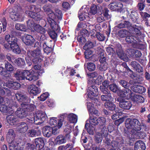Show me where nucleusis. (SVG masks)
<instances>
[{
  "mask_svg": "<svg viewBox=\"0 0 150 150\" xmlns=\"http://www.w3.org/2000/svg\"><path fill=\"white\" fill-rule=\"evenodd\" d=\"M104 105L107 110L110 111L114 110L116 108V105L114 103L113 100L105 102Z\"/></svg>",
  "mask_w": 150,
  "mask_h": 150,
  "instance_id": "b1692460",
  "label": "nucleus"
},
{
  "mask_svg": "<svg viewBox=\"0 0 150 150\" xmlns=\"http://www.w3.org/2000/svg\"><path fill=\"white\" fill-rule=\"evenodd\" d=\"M16 114L18 118L23 119L27 116L28 113L27 111L24 109L21 110V109L18 108L16 112Z\"/></svg>",
  "mask_w": 150,
  "mask_h": 150,
  "instance_id": "5701e85b",
  "label": "nucleus"
},
{
  "mask_svg": "<svg viewBox=\"0 0 150 150\" xmlns=\"http://www.w3.org/2000/svg\"><path fill=\"white\" fill-rule=\"evenodd\" d=\"M52 10H46L45 12H46L48 17L47 18V21L48 23H52L55 21L56 19V16L55 13L51 11Z\"/></svg>",
  "mask_w": 150,
  "mask_h": 150,
  "instance_id": "aec40b11",
  "label": "nucleus"
},
{
  "mask_svg": "<svg viewBox=\"0 0 150 150\" xmlns=\"http://www.w3.org/2000/svg\"><path fill=\"white\" fill-rule=\"evenodd\" d=\"M15 96L17 100L20 102H26L27 101V97L21 92H18Z\"/></svg>",
  "mask_w": 150,
  "mask_h": 150,
  "instance_id": "bb28decb",
  "label": "nucleus"
},
{
  "mask_svg": "<svg viewBox=\"0 0 150 150\" xmlns=\"http://www.w3.org/2000/svg\"><path fill=\"white\" fill-rule=\"evenodd\" d=\"M28 89L30 94H32L34 96H36L38 94V87L34 85L29 86Z\"/></svg>",
  "mask_w": 150,
  "mask_h": 150,
  "instance_id": "f704fd0d",
  "label": "nucleus"
},
{
  "mask_svg": "<svg viewBox=\"0 0 150 150\" xmlns=\"http://www.w3.org/2000/svg\"><path fill=\"white\" fill-rule=\"evenodd\" d=\"M10 48L12 49V51L16 54H19L21 52V50L18 44Z\"/></svg>",
  "mask_w": 150,
  "mask_h": 150,
  "instance_id": "0e129e2a",
  "label": "nucleus"
},
{
  "mask_svg": "<svg viewBox=\"0 0 150 150\" xmlns=\"http://www.w3.org/2000/svg\"><path fill=\"white\" fill-rule=\"evenodd\" d=\"M27 25L29 29L31 30L32 31H37L38 30V25L34 21L29 20L27 22Z\"/></svg>",
  "mask_w": 150,
  "mask_h": 150,
  "instance_id": "393cba45",
  "label": "nucleus"
},
{
  "mask_svg": "<svg viewBox=\"0 0 150 150\" xmlns=\"http://www.w3.org/2000/svg\"><path fill=\"white\" fill-rule=\"evenodd\" d=\"M131 25L130 23L128 21H123L121 23L119 24L117 27L120 29L123 28H129Z\"/></svg>",
  "mask_w": 150,
  "mask_h": 150,
  "instance_id": "ea45409f",
  "label": "nucleus"
},
{
  "mask_svg": "<svg viewBox=\"0 0 150 150\" xmlns=\"http://www.w3.org/2000/svg\"><path fill=\"white\" fill-rule=\"evenodd\" d=\"M132 130L134 132L140 131L142 129V125L138 120L132 118Z\"/></svg>",
  "mask_w": 150,
  "mask_h": 150,
  "instance_id": "0eeeda50",
  "label": "nucleus"
},
{
  "mask_svg": "<svg viewBox=\"0 0 150 150\" xmlns=\"http://www.w3.org/2000/svg\"><path fill=\"white\" fill-rule=\"evenodd\" d=\"M90 123L91 124L95 126L97 125V122L98 121V118L94 116H90L89 117Z\"/></svg>",
  "mask_w": 150,
  "mask_h": 150,
  "instance_id": "4d7b16f0",
  "label": "nucleus"
},
{
  "mask_svg": "<svg viewBox=\"0 0 150 150\" xmlns=\"http://www.w3.org/2000/svg\"><path fill=\"white\" fill-rule=\"evenodd\" d=\"M130 88L135 92L141 94L145 92L146 91V89L145 87L139 85L132 86H130Z\"/></svg>",
  "mask_w": 150,
  "mask_h": 150,
  "instance_id": "f3484780",
  "label": "nucleus"
},
{
  "mask_svg": "<svg viewBox=\"0 0 150 150\" xmlns=\"http://www.w3.org/2000/svg\"><path fill=\"white\" fill-rule=\"evenodd\" d=\"M109 88L110 91L113 92L115 93L118 91V87L116 84L114 83L110 84L109 86Z\"/></svg>",
  "mask_w": 150,
  "mask_h": 150,
  "instance_id": "69168bd1",
  "label": "nucleus"
},
{
  "mask_svg": "<svg viewBox=\"0 0 150 150\" xmlns=\"http://www.w3.org/2000/svg\"><path fill=\"white\" fill-rule=\"evenodd\" d=\"M106 51L108 55H111L112 57H113L116 56L115 51L113 48L110 47H108L106 48Z\"/></svg>",
  "mask_w": 150,
  "mask_h": 150,
  "instance_id": "de8ad7c7",
  "label": "nucleus"
},
{
  "mask_svg": "<svg viewBox=\"0 0 150 150\" xmlns=\"http://www.w3.org/2000/svg\"><path fill=\"white\" fill-rule=\"evenodd\" d=\"M95 44L90 41H88L83 46L84 49H90L95 46Z\"/></svg>",
  "mask_w": 150,
  "mask_h": 150,
  "instance_id": "8fccbe9b",
  "label": "nucleus"
},
{
  "mask_svg": "<svg viewBox=\"0 0 150 150\" xmlns=\"http://www.w3.org/2000/svg\"><path fill=\"white\" fill-rule=\"evenodd\" d=\"M56 31L52 30V29L49 30L48 31V33L50 38L53 39L56 38L58 35V33L55 32Z\"/></svg>",
  "mask_w": 150,
  "mask_h": 150,
  "instance_id": "6e6d98bb",
  "label": "nucleus"
},
{
  "mask_svg": "<svg viewBox=\"0 0 150 150\" xmlns=\"http://www.w3.org/2000/svg\"><path fill=\"white\" fill-rule=\"evenodd\" d=\"M146 146L145 143L142 141L139 140L135 144L134 150H145Z\"/></svg>",
  "mask_w": 150,
  "mask_h": 150,
  "instance_id": "412c9836",
  "label": "nucleus"
},
{
  "mask_svg": "<svg viewBox=\"0 0 150 150\" xmlns=\"http://www.w3.org/2000/svg\"><path fill=\"white\" fill-rule=\"evenodd\" d=\"M88 96L89 98H93L96 97L98 94V90L96 86H92L88 87Z\"/></svg>",
  "mask_w": 150,
  "mask_h": 150,
  "instance_id": "423d86ee",
  "label": "nucleus"
},
{
  "mask_svg": "<svg viewBox=\"0 0 150 150\" xmlns=\"http://www.w3.org/2000/svg\"><path fill=\"white\" fill-rule=\"evenodd\" d=\"M24 79H26L27 80L31 81H35L38 79L37 76L34 74L33 71L30 72L28 70H24Z\"/></svg>",
  "mask_w": 150,
  "mask_h": 150,
  "instance_id": "1a4fd4ad",
  "label": "nucleus"
},
{
  "mask_svg": "<svg viewBox=\"0 0 150 150\" xmlns=\"http://www.w3.org/2000/svg\"><path fill=\"white\" fill-rule=\"evenodd\" d=\"M49 96V93L48 92H46L42 94L40 97H38V98H40V101H44Z\"/></svg>",
  "mask_w": 150,
  "mask_h": 150,
  "instance_id": "338daca9",
  "label": "nucleus"
},
{
  "mask_svg": "<svg viewBox=\"0 0 150 150\" xmlns=\"http://www.w3.org/2000/svg\"><path fill=\"white\" fill-rule=\"evenodd\" d=\"M52 60L50 57H46L41 55L40 53L38 54V64L42 67H46L49 64Z\"/></svg>",
  "mask_w": 150,
  "mask_h": 150,
  "instance_id": "20e7f679",
  "label": "nucleus"
},
{
  "mask_svg": "<svg viewBox=\"0 0 150 150\" xmlns=\"http://www.w3.org/2000/svg\"><path fill=\"white\" fill-rule=\"evenodd\" d=\"M42 49H43L44 53H46L47 55L53 51V48L51 47H49L46 44L41 47H38V54L40 53L39 52Z\"/></svg>",
  "mask_w": 150,
  "mask_h": 150,
  "instance_id": "a211bd4d",
  "label": "nucleus"
},
{
  "mask_svg": "<svg viewBox=\"0 0 150 150\" xmlns=\"http://www.w3.org/2000/svg\"><path fill=\"white\" fill-rule=\"evenodd\" d=\"M15 62L17 66L19 67H22L25 64V60L21 58H18L16 59L15 61Z\"/></svg>",
  "mask_w": 150,
  "mask_h": 150,
  "instance_id": "3c124183",
  "label": "nucleus"
},
{
  "mask_svg": "<svg viewBox=\"0 0 150 150\" xmlns=\"http://www.w3.org/2000/svg\"><path fill=\"white\" fill-rule=\"evenodd\" d=\"M46 38L45 35L42 34L40 36V39L39 42H38V47H41L42 46L46 44Z\"/></svg>",
  "mask_w": 150,
  "mask_h": 150,
  "instance_id": "79ce46f5",
  "label": "nucleus"
},
{
  "mask_svg": "<svg viewBox=\"0 0 150 150\" xmlns=\"http://www.w3.org/2000/svg\"><path fill=\"white\" fill-rule=\"evenodd\" d=\"M21 106L24 110L28 112H32L34 109V105L32 104H28L26 102H23L21 104Z\"/></svg>",
  "mask_w": 150,
  "mask_h": 150,
  "instance_id": "4be33fe9",
  "label": "nucleus"
},
{
  "mask_svg": "<svg viewBox=\"0 0 150 150\" xmlns=\"http://www.w3.org/2000/svg\"><path fill=\"white\" fill-rule=\"evenodd\" d=\"M119 83L121 86L125 89H129L128 88L131 86V84L129 83L124 80H120L119 81Z\"/></svg>",
  "mask_w": 150,
  "mask_h": 150,
  "instance_id": "5fc2aeb1",
  "label": "nucleus"
},
{
  "mask_svg": "<svg viewBox=\"0 0 150 150\" xmlns=\"http://www.w3.org/2000/svg\"><path fill=\"white\" fill-rule=\"evenodd\" d=\"M125 140L122 137L119 136L116 137L115 140H113L111 142V145L112 147L115 148L114 149H120V148L122 147L123 149V144H124Z\"/></svg>",
  "mask_w": 150,
  "mask_h": 150,
  "instance_id": "f03ea898",
  "label": "nucleus"
},
{
  "mask_svg": "<svg viewBox=\"0 0 150 150\" xmlns=\"http://www.w3.org/2000/svg\"><path fill=\"white\" fill-rule=\"evenodd\" d=\"M8 108L6 105H0V111L2 112L3 113H8L11 114L13 112V110H11V111H9Z\"/></svg>",
  "mask_w": 150,
  "mask_h": 150,
  "instance_id": "58836bf2",
  "label": "nucleus"
},
{
  "mask_svg": "<svg viewBox=\"0 0 150 150\" xmlns=\"http://www.w3.org/2000/svg\"><path fill=\"white\" fill-rule=\"evenodd\" d=\"M6 119L8 123L10 124H13L14 125L17 120V119L14 115H10L6 117Z\"/></svg>",
  "mask_w": 150,
  "mask_h": 150,
  "instance_id": "a19ab883",
  "label": "nucleus"
},
{
  "mask_svg": "<svg viewBox=\"0 0 150 150\" xmlns=\"http://www.w3.org/2000/svg\"><path fill=\"white\" fill-rule=\"evenodd\" d=\"M15 28L17 30L25 31L26 26L23 24L17 23L16 25Z\"/></svg>",
  "mask_w": 150,
  "mask_h": 150,
  "instance_id": "680f3d73",
  "label": "nucleus"
},
{
  "mask_svg": "<svg viewBox=\"0 0 150 150\" xmlns=\"http://www.w3.org/2000/svg\"><path fill=\"white\" fill-rule=\"evenodd\" d=\"M62 119L57 120V118H52L50 120L49 123L52 126L54 125V127H57L59 129L60 128L63 124L64 117H62Z\"/></svg>",
  "mask_w": 150,
  "mask_h": 150,
  "instance_id": "6e6552de",
  "label": "nucleus"
},
{
  "mask_svg": "<svg viewBox=\"0 0 150 150\" xmlns=\"http://www.w3.org/2000/svg\"><path fill=\"white\" fill-rule=\"evenodd\" d=\"M72 143H69L64 146V150H74L73 148L75 142L74 140L72 141Z\"/></svg>",
  "mask_w": 150,
  "mask_h": 150,
  "instance_id": "bf43d9fd",
  "label": "nucleus"
},
{
  "mask_svg": "<svg viewBox=\"0 0 150 150\" xmlns=\"http://www.w3.org/2000/svg\"><path fill=\"white\" fill-rule=\"evenodd\" d=\"M79 36H82L85 38L86 37H88L89 36L88 31L86 29H83L80 30L79 33Z\"/></svg>",
  "mask_w": 150,
  "mask_h": 150,
  "instance_id": "864d4df0",
  "label": "nucleus"
},
{
  "mask_svg": "<svg viewBox=\"0 0 150 150\" xmlns=\"http://www.w3.org/2000/svg\"><path fill=\"white\" fill-rule=\"evenodd\" d=\"M66 141L64 137L60 135L58 136L55 139V142L57 144H60L66 142Z\"/></svg>",
  "mask_w": 150,
  "mask_h": 150,
  "instance_id": "4c0bfd02",
  "label": "nucleus"
},
{
  "mask_svg": "<svg viewBox=\"0 0 150 150\" xmlns=\"http://www.w3.org/2000/svg\"><path fill=\"white\" fill-rule=\"evenodd\" d=\"M4 65L5 69L8 72L11 73L14 70V67L7 61H4Z\"/></svg>",
  "mask_w": 150,
  "mask_h": 150,
  "instance_id": "c03bdc74",
  "label": "nucleus"
},
{
  "mask_svg": "<svg viewBox=\"0 0 150 150\" xmlns=\"http://www.w3.org/2000/svg\"><path fill=\"white\" fill-rule=\"evenodd\" d=\"M18 129L21 133H24L28 129L27 125L25 122H21L18 124Z\"/></svg>",
  "mask_w": 150,
  "mask_h": 150,
  "instance_id": "2f4dec72",
  "label": "nucleus"
},
{
  "mask_svg": "<svg viewBox=\"0 0 150 150\" xmlns=\"http://www.w3.org/2000/svg\"><path fill=\"white\" fill-rule=\"evenodd\" d=\"M132 118H128L126 119L125 122V125L127 129H132Z\"/></svg>",
  "mask_w": 150,
  "mask_h": 150,
  "instance_id": "603ef678",
  "label": "nucleus"
},
{
  "mask_svg": "<svg viewBox=\"0 0 150 150\" xmlns=\"http://www.w3.org/2000/svg\"><path fill=\"white\" fill-rule=\"evenodd\" d=\"M141 29V27L137 26L136 25L131 26L129 29L130 33L134 35H136L138 37L141 35V32L140 30Z\"/></svg>",
  "mask_w": 150,
  "mask_h": 150,
  "instance_id": "f8f14e48",
  "label": "nucleus"
},
{
  "mask_svg": "<svg viewBox=\"0 0 150 150\" xmlns=\"http://www.w3.org/2000/svg\"><path fill=\"white\" fill-rule=\"evenodd\" d=\"M118 95L122 98H130L131 96L133 94L132 91L129 89H123L119 90L117 92Z\"/></svg>",
  "mask_w": 150,
  "mask_h": 150,
  "instance_id": "39448f33",
  "label": "nucleus"
},
{
  "mask_svg": "<svg viewBox=\"0 0 150 150\" xmlns=\"http://www.w3.org/2000/svg\"><path fill=\"white\" fill-rule=\"evenodd\" d=\"M88 86L89 87L92 86H94L96 83L95 79L91 78L88 77L87 81Z\"/></svg>",
  "mask_w": 150,
  "mask_h": 150,
  "instance_id": "774afa93",
  "label": "nucleus"
},
{
  "mask_svg": "<svg viewBox=\"0 0 150 150\" xmlns=\"http://www.w3.org/2000/svg\"><path fill=\"white\" fill-rule=\"evenodd\" d=\"M85 128L87 132L90 134L93 135V134L95 128L92 125L86 123L85 125Z\"/></svg>",
  "mask_w": 150,
  "mask_h": 150,
  "instance_id": "72a5a7b5",
  "label": "nucleus"
},
{
  "mask_svg": "<svg viewBox=\"0 0 150 150\" xmlns=\"http://www.w3.org/2000/svg\"><path fill=\"white\" fill-rule=\"evenodd\" d=\"M78 17L80 21H84L85 22L89 19L88 12L83 10H80L78 13Z\"/></svg>",
  "mask_w": 150,
  "mask_h": 150,
  "instance_id": "2eb2a0df",
  "label": "nucleus"
},
{
  "mask_svg": "<svg viewBox=\"0 0 150 150\" xmlns=\"http://www.w3.org/2000/svg\"><path fill=\"white\" fill-rule=\"evenodd\" d=\"M90 8V9H101L103 8L100 5L93 4L91 6L89 5H84L81 7V9H89Z\"/></svg>",
  "mask_w": 150,
  "mask_h": 150,
  "instance_id": "7c9ffc66",
  "label": "nucleus"
},
{
  "mask_svg": "<svg viewBox=\"0 0 150 150\" xmlns=\"http://www.w3.org/2000/svg\"><path fill=\"white\" fill-rule=\"evenodd\" d=\"M96 65L95 64L91 63L88 62L87 64V68L89 71H94L96 69Z\"/></svg>",
  "mask_w": 150,
  "mask_h": 150,
  "instance_id": "052dcab7",
  "label": "nucleus"
},
{
  "mask_svg": "<svg viewBox=\"0 0 150 150\" xmlns=\"http://www.w3.org/2000/svg\"><path fill=\"white\" fill-rule=\"evenodd\" d=\"M85 51L84 54L85 55V58L87 59H88L89 58L92 56L93 53L92 51L89 49H84Z\"/></svg>",
  "mask_w": 150,
  "mask_h": 150,
  "instance_id": "e2e57ef3",
  "label": "nucleus"
},
{
  "mask_svg": "<svg viewBox=\"0 0 150 150\" xmlns=\"http://www.w3.org/2000/svg\"><path fill=\"white\" fill-rule=\"evenodd\" d=\"M42 133L43 136L45 137H49L52 135V127L49 126H46L42 129Z\"/></svg>",
  "mask_w": 150,
  "mask_h": 150,
  "instance_id": "6ab92c4d",
  "label": "nucleus"
},
{
  "mask_svg": "<svg viewBox=\"0 0 150 150\" xmlns=\"http://www.w3.org/2000/svg\"><path fill=\"white\" fill-rule=\"evenodd\" d=\"M25 12L29 16L33 18L35 21H37L38 14L34 11V10H27Z\"/></svg>",
  "mask_w": 150,
  "mask_h": 150,
  "instance_id": "473e14b6",
  "label": "nucleus"
},
{
  "mask_svg": "<svg viewBox=\"0 0 150 150\" xmlns=\"http://www.w3.org/2000/svg\"><path fill=\"white\" fill-rule=\"evenodd\" d=\"M5 39L10 45V47L18 45V39L15 37L11 36L10 35H7L5 37Z\"/></svg>",
  "mask_w": 150,
  "mask_h": 150,
  "instance_id": "9d476101",
  "label": "nucleus"
},
{
  "mask_svg": "<svg viewBox=\"0 0 150 150\" xmlns=\"http://www.w3.org/2000/svg\"><path fill=\"white\" fill-rule=\"evenodd\" d=\"M6 86L9 88L17 90L20 88L21 84L18 82L9 81L6 82Z\"/></svg>",
  "mask_w": 150,
  "mask_h": 150,
  "instance_id": "dca6fc26",
  "label": "nucleus"
},
{
  "mask_svg": "<svg viewBox=\"0 0 150 150\" xmlns=\"http://www.w3.org/2000/svg\"><path fill=\"white\" fill-rule=\"evenodd\" d=\"M131 66L135 69L136 71L139 72H142L143 71V69L140 64L136 61H132L131 63Z\"/></svg>",
  "mask_w": 150,
  "mask_h": 150,
  "instance_id": "cd10ccee",
  "label": "nucleus"
},
{
  "mask_svg": "<svg viewBox=\"0 0 150 150\" xmlns=\"http://www.w3.org/2000/svg\"><path fill=\"white\" fill-rule=\"evenodd\" d=\"M114 45V48L116 50V53L119 57L122 58L124 55V51L121 45L119 43L116 42Z\"/></svg>",
  "mask_w": 150,
  "mask_h": 150,
  "instance_id": "9b49d317",
  "label": "nucleus"
},
{
  "mask_svg": "<svg viewBox=\"0 0 150 150\" xmlns=\"http://www.w3.org/2000/svg\"><path fill=\"white\" fill-rule=\"evenodd\" d=\"M141 38L134 36V35L128 36L126 37L125 40L128 43H132L136 44L137 46V48L142 49H144V45L143 44L139 43L141 42Z\"/></svg>",
  "mask_w": 150,
  "mask_h": 150,
  "instance_id": "f257e3e1",
  "label": "nucleus"
},
{
  "mask_svg": "<svg viewBox=\"0 0 150 150\" xmlns=\"http://www.w3.org/2000/svg\"><path fill=\"white\" fill-rule=\"evenodd\" d=\"M101 98L102 101H105L106 102L113 100V98L112 96L111 93H108V94L102 95L101 96Z\"/></svg>",
  "mask_w": 150,
  "mask_h": 150,
  "instance_id": "a18cd8bd",
  "label": "nucleus"
},
{
  "mask_svg": "<svg viewBox=\"0 0 150 150\" xmlns=\"http://www.w3.org/2000/svg\"><path fill=\"white\" fill-rule=\"evenodd\" d=\"M68 120L70 122L76 123L77 121V116L74 113L69 115L68 116Z\"/></svg>",
  "mask_w": 150,
  "mask_h": 150,
  "instance_id": "37998d69",
  "label": "nucleus"
},
{
  "mask_svg": "<svg viewBox=\"0 0 150 150\" xmlns=\"http://www.w3.org/2000/svg\"><path fill=\"white\" fill-rule=\"evenodd\" d=\"M106 121V119L105 117H99L98 118V121L97 122V125L99 127L98 128L105 127Z\"/></svg>",
  "mask_w": 150,
  "mask_h": 150,
  "instance_id": "e433bc0d",
  "label": "nucleus"
},
{
  "mask_svg": "<svg viewBox=\"0 0 150 150\" xmlns=\"http://www.w3.org/2000/svg\"><path fill=\"white\" fill-rule=\"evenodd\" d=\"M50 25V26L52 28L51 29L57 31L58 32L60 31V28L59 25L57 24L56 22L55 21H54V22H52V23H48Z\"/></svg>",
  "mask_w": 150,
  "mask_h": 150,
  "instance_id": "49530a36",
  "label": "nucleus"
},
{
  "mask_svg": "<svg viewBox=\"0 0 150 150\" xmlns=\"http://www.w3.org/2000/svg\"><path fill=\"white\" fill-rule=\"evenodd\" d=\"M130 98L134 102L138 104L143 103L145 100L144 98L141 95L134 94H132Z\"/></svg>",
  "mask_w": 150,
  "mask_h": 150,
  "instance_id": "4468645a",
  "label": "nucleus"
},
{
  "mask_svg": "<svg viewBox=\"0 0 150 150\" xmlns=\"http://www.w3.org/2000/svg\"><path fill=\"white\" fill-rule=\"evenodd\" d=\"M128 33V31L125 29H121L117 33L118 36L121 38H124L126 37Z\"/></svg>",
  "mask_w": 150,
  "mask_h": 150,
  "instance_id": "09e8293b",
  "label": "nucleus"
},
{
  "mask_svg": "<svg viewBox=\"0 0 150 150\" xmlns=\"http://www.w3.org/2000/svg\"><path fill=\"white\" fill-rule=\"evenodd\" d=\"M24 71H20L18 70L16 71L14 73V77L16 79L18 80H22L24 79Z\"/></svg>",
  "mask_w": 150,
  "mask_h": 150,
  "instance_id": "c85d7f7f",
  "label": "nucleus"
},
{
  "mask_svg": "<svg viewBox=\"0 0 150 150\" xmlns=\"http://www.w3.org/2000/svg\"><path fill=\"white\" fill-rule=\"evenodd\" d=\"M108 7L110 9H122L123 5L120 3L113 2L109 4Z\"/></svg>",
  "mask_w": 150,
  "mask_h": 150,
  "instance_id": "a878e982",
  "label": "nucleus"
},
{
  "mask_svg": "<svg viewBox=\"0 0 150 150\" xmlns=\"http://www.w3.org/2000/svg\"><path fill=\"white\" fill-rule=\"evenodd\" d=\"M117 101L119 102L120 107L123 110H128L132 105L131 102L123 98L118 97Z\"/></svg>",
  "mask_w": 150,
  "mask_h": 150,
  "instance_id": "7ed1b4c3",
  "label": "nucleus"
},
{
  "mask_svg": "<svg viewBox=\"0 0 150 150\" xmlns=\"http://www.w3.org/2000/svg\"><path fill=\"white\" fill-rule=\"evenodd\" d=\"M98 131H100V134L102 137H104L109 135L108 131L107 128L105 126L101 128H98Z\"/></svg>",
  "mask_w": 150,
  "mask_h": 150,
  "instance_id": "c9c22d12",
  "label": "nucleus"
},
{
  "mask_svg": "<svg viewBox=\"0 0 150 150\" xmlns=\"http://www.w3.org/2000/svg\"><path fill=\"white\" fill-rule=\"evenodd\" d=\"M27 54L29 57L32 56L33 58L37 57L38 51L36 50L33 51L29 50L27 51Z\"/></svg>",
  "mask_w": 150,
  "mask_h": 150,
  "instance_id": "13d9d810",
  "label": "nucleus"
},
{
  "mask_svg": "<svg viewBox=\"0 0 150 150\" xmlns=\"http://www.w3.org/2000/svg\"><path fill=\"white\" fill-rule=\"evenodd\" d=\"M46 117L45 114L38 111V125H41L43 123Z\"/></svg>",
  "mask_w": 150,
  "mask_h": 150,
  "instance_id": "c756f323",
  "label": "nucleus"
},
{
  "mask_svg": "<svg viewBox=\"0 0 150 150\" xmlns=\"http://www.w3.org/2000/svg\"><path fill=\"white\" fill-rule=\"evenodd\" d=\"M22 41L27 45H31L34 42L35 40L34 38L30 35L24 36L22 38Z\"/></svg>",
  "mask_w": 150,
  "mask_h": 150,
  "instance_id": "ddd939ff",
  "label": "nucleus"
}]
</instances>
